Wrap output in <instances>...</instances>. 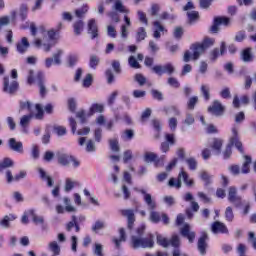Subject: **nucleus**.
<instances>
[{
    "instance_id": "43",
    "label": "nucleus",
    "mask_w": 256,
    "mask_h": 256,
    "mask_svg": "<svg viewBox=\"0 0 256 256\" xmlns=\"http://www.w3.org/2000/svg\"><path fill=\"white\" fill-rule=\"evenodd\" d=\"M87 11H89V6L84 5L81 8L75 10V15H76V17H78V19H83V17H85V14L87 13Z\"/></svg>"
},
{
    "instance_id": "37",
    "label": "nucleus",
    "mask_w": 256,
    "mask_h": 256,
    "mask_svg": "<svg viewBox=\"0 0 256 256\" xmlns=\"http://www.w3.org/2000/svg\"><path fill=\"white\" fill-rule=\"evenodd\" d=\"M146 38H147V30H145L144 27L138 28L136 33L137 43H141V41H145Z\"/></svg>"
},
{
    "instance_id": "16",
    "label": "nucleus",
    "mask_w": 256,
    "mask_h": 256,
    "mask_svg": "<svg viewBox=\"0 0 256 256\" xmlns=\"http://www.w3.org/2000/svg\"><path fill=\"white\" fill-rule=\"evenodd\" d=\"M225 111V107L219 100H215L213 104L208 108V112L212 113V115H216V117H219L220 115H223V112Z\"/></svg>"
},
{
    "instance_id": "56",
    "label": "nucleus",
    "mask_w": 256,
    "mask_h": 256,
    "mask_svg": "<svg viewBox=\"0 0 256 256\" xmlns=\"http://www.w3.org/2000/svg\"><path fill=\"white\" fill-rule=\"evenodd\" d=\"M94 255L96 256H105V254H103V245L96 243L94 245V250H93Z\"/></svg>"
},
{
    "instance_id": "55",
    "label": "nucleus",
    "mask_w": 256,
    "mask_h": 256,
    "mask_svg": "<svg viewBox=\"0 0 256 256\" xmlns=\"http://www.w3.org/2000/svg\"><path fill=\"white\" fill-rule=\"evenodd\" d=\"M128 63L132 69H140L141 65L139 62H137V59H135V56H130L128 59Z\"/></svg>"
},
{
    "instance_id": "14",
    "label": "nucleus",
    "mask_w": 256,
    "mask_h": 256,
    "mask_svg": "<svg viewBox=\"0 0 256 256\" xmlns=\"http://www.w3.org/2000/svg\"><path fill=\"white\" fill-rule=\"evenodd\" d=\"M229 23H231V19H229L227 17H216L214 19V23L211 26L210 30L212 33H218L219 25H225V27H227V25H229Z\"/></svg>"
},
{
    "instance_id": "54",
    "label": "nucleus",
    "mask_w": 256,
    "mask_h": 256,
    "mask_svg": "<svg viewBox=\"0 0 256 256\" xmlns=\"http://www.w3.org/2000/svg\"><path fill=\"white\" fill-rule=\"evenodd\" d=\"M54 132L58 137H63V135H67V128L63 126H55L54 127Z\"/></svg>"
},
{
    "instance_id": "28",
    "label": "nucleus",
    "mask_w": 256,
    "mask_h": 256,
    "mask_svg": "<svg viewBox=\"0 0 256 256\" xmlns=\"http://www.w3.org/2000/svg\"><path fill=\"white\" fill-rule=\"evenodd\" d=\"M75 228L76 233L81 231V227H79V223H77V216H72V220L66 224V231L70 232Z\"/></svg>"
},
{
    "instance_id": "8",
    "label": "nucleus",
    "mask_w": 256,
    "mask_h": 256,
    "mask_svg": "<svg viewBox=\"0 0 256 256\" xmlns=\"http://www.w3.org/2000/svg\"><path fill=\"white\" fill-rule=\"evenodd\" d=\"M19 90V82L17 80H11L8 76L3 79V92L8 95H15Z\"/></svg>"
},
{
    "instance_id": "39",
    "label": "nucleus",
    "mask_w": 256,
    "mask_h": 256,
    "mask_svg": "<svg viewBox=\"0 0 256 256\" xmlns=\"http://www.w3.org/2000/svg\"><path fill=\"white\" fill-rule=\"evenodd\" d=\"M242 61H244V63H250V61H253V55L251 54V48H246L242 51Z\"/></svg>"
},
{
    "instance_id": "61",
    "label": "nucleus",
    "mask_w": 256,
    "mask_h": 256,
    "mask_svg": "<svg viewBox=\"0 0 256 256\" xmlns=\"http://www.w3.org/2000/svg\"><path fill=\"white\" fill-rule=\"evenodd\" d=\"M77 61H79V55L71 54L70 56H68V63L70 65V67L77 65Z\"/></svg>"
},
{
    "instance_id": "60",
    "label": "nucleus",
    "mask_w": 256,
    "mask_h": 256,
    "mask_svg": "<svg viewBox=\"0 0 256 256\" xmlns=\"http://www.w3.org/2000/svg\"><path fill=\"white\" fill-rule=\"evenodd\" d=\"M187 16H188L190 23H193V22L197 21V19H199V12L190 11V12H187Z\"/></svg>"
},
{
    "instance_id": "57",
    "label": "nucleus",
    "mask_w": 256,
    "mask_h": 256,
    "mask_svg": "<svg viewBox=\"0 0 256 256\" xmlns=\"http://www.w3.org/2000/svg\"><path fill=\"white\" fill-rule=\"evenodd\" d=\"M95 142L93 140H88L86 143V151L87 153H95L96 151Z\"/></svg>"
},
{
    "instance_id": "40",
    "label": "nucleus",
    "mask_w": 256,
    "mask_h": 256,
    "mask_svg": "<svg viewBox=\"0 0 256 256\" xmlns=\"http://www.w3.org/2000/svg\"><path fill=\"white\" fill-rule=\"evenodd\" d=\"M101 59L99 58V56L92 54L90 55V60H89V67L91 69H97V66L99 65Z\"/></svg>"
},
{
    "instance_id": "51",
    "label": "nucleus",
    "mask_w": 256,
    "mask_h": 256,
    "mask_svg": "<svg viewBox=\"0 0 256 256\" xmlns=\"http://www.w3.org/2000/svg\"><path fill=\"white\" fill-rule=\"evenodd\" d=\"M101 229H105V222L101 220H97L92 226V231L97 233V231H101Z\"/></svg>"
},
{
    "instance_id": "62",
    "label": "nucleus",
    "mask_w": 256,
    "mask_h": 256,
    "mask_svg": "<svg viewBox=\"0 0 256 256\" xmlns=\"http://www.w3.org/2000/svg\"><path fill=\"white\" fill-rule=\"evenodd\" d=\"M150 11L152 17H157V15H159V11H161V6L159 4H152Z\"/></svg>"
},
{
    "instance_id": "5",
    "label": "nucleus",
    "mask_w": 256,
    "mask_h": 256,
    "mask_svg": "<svg viewBox=\"0 0 256 256\" xmlns=\"http://www.w3.org/2000/svg\"><path fill=\"white\" fill-rule=\"evenodd\" d=\"M181 179H183L185 185H187V187H193L194 182L192 179H189V174H187V172H185L184 170H181V172L178 175V180L177 182H175V178H171L168 182L169 187H176V189H181Z\"/></svg>"
},
{
    "instance_id": "15",
    "label": "nucleus",
    "mask_w": 256,
    "mask_h": 256,
    "mask_svg": "<svg viewBox=\"0 0 256 256\" xmlns=\"http://www.w3.org/2000/svg\"><path fill=\"white\" fill-rule=\"evenodd\" d=\"M120 213L123 217L127 218L128 229L131 231V229H133V225H135V211L132 209H123L120 210Z\"/></svg>"
},
{
    "instance_id": "12",
    "label": "nucleus",
    "mask_w": 256,
    "mask_h": 256,
    "mask_svg": "<svg viewBox=\"0 0 256 256\" xmlns=\"http://www.w3.org/2000/svg\"><path fill=\"white\" fill-rule=\"evenodd\" d=\"M63 201H64L65 209L62 205H57L56 212L58 214H63L65 213V211H67L68 213H75V211H77V209L73 205H71V199L64 197Z\"/></svg>"
},
{
    "instance_id": "50",
    "label": "nucleus",
    "mask_w": 256,
    "mask_h": 256,
    "mask_svg": "<svg viewBox=\"0 0 256 256\" xmlns=\"http://www.w3.org/2000/svg\"><path fill=\"white\" fill-rule=\"evenodd\" d=\"M36 113L34 114L35 119L41 120L43 119L44 111H43V106L41 104H36L35 106Z\"/></svg>"
},
{
    "instance_id": "23",
    "label": "nucleus",
    "mask_w": 256,
    "mask_h": 256,
    "mask_svg": "<svg viewBox=\"0 0 256 256\" xmlns=\"http://www.w3.org/2000/svg\"><path fill=\"white\" fill-rule=\"evenodd\" d=\"M8 145L12 151L16 153H23V142H17L15 138H10Z\"/></svg>"
},
{
    "instance_id": "53",
    "label": "nucleus",
    "mask_w": 256,
    "mask_h": 256,
    "mask_svg": "<svg viewBox=\"0 0 256 256\" xmlns=\"http://www.w3.org/2000/svg\"><path fill=\"white\" fill-rule=\"evenodd\" d=\"M92 83H93V76L91 74H87L82 81V86L88 88V87H91Z\"/></svg>"
},
{
    "instance_id": "41",
    "label": "nucleus",
    "mask_w": 256,
    "mask_h": 256,
    "mask_svg": "<svg viewBox=\"0 0 256 256\" xmlns=\"http://www.w3.org/2000/svg\"><path fill=\"white\" fill-rule=\"evenodd\" d=\"M76 185L77 182L73 181L71 178H67L65 181L64 191L69 193V191H73Z\"/></svg>"
},
{
    "instance_id": "19",
    "label": "nucleus",
    "mask_w": 256,
    "mask_h": 256,
    "mask_svg": "<svg viewBox=\"0 0 256 256\" xmlns=\"http://www.w3.org/2000/svg\"><path fill=\"white\" fill-rule=\"evenodd\" d=\"M225 51H227V44L225 42H221L220 52L219 48L213 49L210 53V60L213 62L217 61V59H219V55H225Z\"/></svg>"
},
{
    "instance_id": "33",
    "label": "nucleus",
    "mask_w": 256,
    "mask_h": 256,
    "mask_svg": "<svg viewBox=\"0 0 256 256\" xmlns=\"http://www.w3.org/2000/svg\"><path fill=\"white\" fill-rule=\"evenodd\" d=\"M38 173H39L42 181H47L48 187H51L53 185V178H51V176L47 175V172H45V170H43V168H39Z\"/></svg>"
},
{
    "instance_id": "52",
    "label": "nucleus",
    "mask_w": 256,
    "mask_h": 256,
    "mask_svg": "<svg viewBox=\"0 0 256 256\" xmlns=\"http://www.w3.org/2000/svg\"><path fill=\"white\" fill-rule=\"evenodd\" d=\"M185 161L190 171H195L197 169V160L195 158H187Z\"/></svg>"
},
{
    "instance_id": "1",
    "label": "nucleus",
    "mask_w": 256,
    "mask_h": 256,
    "mask_svg": "<svg viewBox=\"0 0 256 256\" xmlns=\"http://www.w3.org/2000/svg\"><path fill=\"white\" fill-rule=\"evenodd\" d=\"M34 74L35 73L33 70H29L27 83L28 85H37L40 95L45 97L47 95V87L45 86V74H43V72H37L35 78H33Z\"/></svg>"
},
{
    "instance_id": "25",
    "label": "nucleus",
    "mask_w": 256,
    "mask_h": 256,
    "mask_svg": "<svg viewBox=\"0 0 256 256\" xmlns=\"http://www.w3.org/2000/svg\"><path fill=\"white\" fill-rule=\"evenodd\" d=\"M48 251L52 254L51 256H59L61 255V246L57 241H52L48 244Z\"/></svg>"
},
{
    "instance_id": "27",
    "label": "nucleus",
    "mask_w": 256,
    "mask_h": 256,
    "mask_svg": "<svg viewBox=\"0 0 256 256\" xmlns=\"http://www.w3.org/2000/svg\"><path fill=\"white\" fill-rule=\"evenodd\" d=\"M157 154H155L154 152H146L144 154V161L145 163H153L155 162L156 167H159V159Z\"/></svg>"
},
{
    "instance_id": "30",
    "label": "nucleus",
    "mask_w": 256,
    "mask_h": 256,
    "mask_svg": "<svg viewBox=\"0 0 256 256\" xmlns=\"http://www.w3.org/2000/svg\"><path fill=\"white\" fill-rule=\"evenodd\" d=\"M113 11H117L118 13H129V9L123 5L121 0H116L112 6Z\"/></svg>"
},
{
    "instance_id": "59",
    "label": "nucleus",
    "mask_w": 256,
    "mask_h": 256,
    "mask_svg": "<svg viewBox=\"0 0 256 256\" xmlns=\"http://www.w3.org/2000/svg\"><path fill=\"white\" fill-rule=\"evenodd\" d=\"M151 95L153 99H156V101H163V93L161 91L152 89Z\"/></svg>"
},
{
    "instance_id": "9",
    "label": "nucleus",
    "mask_w": 256,
    "mask_h": 256,
    "mask_svg": "<svg viewBox=\"0 0 256 256\" xmlns=\"http://www.w3.org/2000/svg\"><path fill=\"white\" fill-rule=\"evenodd\" d=\"M152 71L161 77V75H173L175 73V66L173 63H166L164 65H156L152 67Z\"/></svg>"
},
{
    "instance_id": "38",
    "label": "nucleus",
    "mask_w": 256,
    "mask_h": 256,
    "mask_svg": "<svg viewBox=\"0 0 256 256\" xmlns=\"http://www.w3.org/2000/svg\"><path fill=\"white\" fill-rule=\"evenodd\" d=\"M212 149L215 150L216 155L221 154V147H223V141L221 139L215 138L212 143Z\"/></svg>"
},
{
    "instance_id": "63",
    "label": "nucleus",
    "mask_w": 256,
    "mask_h": 256,
    "mask_svg": "<svg viewBox=\"0 0 256 256\" xmlns=\"http://www.w3.org/2000/svg\"><path fill=\"white\" fill-rule=\"evenodd\" d=\"M27 11H28L27 5L22 4L20 6V17L22 21H25V19H27Z\"/></svg>"
},
{
    "instance_id": "6",
    "label": "nucleus",
    "mask_w": 256,
    "mask_h": 256,
    "mask_svg": "<svg viewBox=\"0 0 256 256\" xmlns=\"http://www.w3.org/2000/svg\"><path fill=\"white\" fill-rule=\"evenodd\" d=\"M57 31L55 30H49L47 32V35H48V43H43L41 39H36L34 41V45L35 47H43V50L46 51V53H49V51H51V48L53 47L54 43L53 41H55L57 39Z\"/></svg>"
},
{
    "instance_id": "44",
    "label": "nucleus",
    "mask_w": 256,
    "mask_h": 256,
    "mask_svg": "<svg viewBox=\"0 0 256 256\" xmlns=\"http://www.w3.org/2000/svg\"><path fill=\"white\" fill-rule=\"evenodd\" d=\"M245 162L243 163L242 169H241V173H243L244 175H246L247 173H249V165H251V158L250 156H244Z\"/></svg>"
},
{
    "instance_id": "35",
    "label": "nucleus",
    "mask_w": 256,
    "mask_h": 256,
    "mask_svg": "<svg viewBox=\"0 0 256 256\" xmlns=\"http://www.w3.org/2000/svg\"><path fill=\"white\" fill-rule=\"evenodd\" d=\"M11 221H15V216L13 214L6 215L2 220H0V227H3V229H9V226Z\"/></svg>"
},
{
    "instance_id": "22",
    "label": "nucleus",
    "mask_w": 256,
    "mask_h": 256,
    "mask_svg": "<svg viewBox=\"0 0 256 256\" xmlns=\"http://www.w3.org/2000/svg\"><path fill=\"white\" fill-rule=\"evenodd\" d=\"M120 238H113L112 241L117 249L121 248V243L127 241V234L125 233V228L119 229Z\"/></svg>"
},
{
    "instance_id": "10",
    "label": "nucleus",
    "mask_w": 256,
    "mask_h": 256,
    "mask_svg": "<svg viewBox=\"0 0 256 256\" xmlns=\"http://www.w3.org/2000/svg\"><path fill=\"white\" fill-rule=\"evenodd\" d=\"M211 231L214 235H229V229L227 228V225L221 221H215L212 223Z\"/></svg>"
},
{
    "instance_id": "64",
    "label": "nucleus",
    "mask_w": 256,
    "mask_h": 256,
    "mask_svg": "<svg viewBox=\"0 0 256 256\" xmlns=\"http://www.w3.org/2000/svg\"><path fill=\"white\" fill-rule=\"evenodd\" d=\"M168 125L171 131H175L177 129V118L175 117L169 118Z\"/></svg>"
},
{
    "instance_id": "11",
    "label": "nucleus",
    "mask_w": 256,
    "mask_h": 256,
    "mask_svg": "<svg viewBox=\"0 0 256 256\" xmlns=\"http://www.w3.org/2000/svg\"><path fill=\"white\" fill-rule=\"evenodd\" d=\"M228 201L235 205V207H241V196L237 195V188L231 186L228 190Z\"/></svg>"
},
{
    "instance_id": "13",
    "label": "nucleus",
    "mask_w": 256,
    "mask_h": 256,
    "mask_svg": "<svg viewBox=\"0 0 256 256\" xmlns=\"http://www.w3.org/2000/svg\"><path fill=\"white\" fill-rule=\"evenodd\" d=\"M207 241H209V235L207 232H202L200 238L198 239L197 247L200 255H205L207 253Z\"/></svg>"
},
{
    "instance_id": "58",
    "label": "nucleus",
    "mask_w": 256,
    "mask_h": 256,
    "mask_svg": "<svg viewBox=\"0 0 256 256\" xmlns=\"http://www.w3.org/2000/svg\"><path fill=\"white\" fill-rule=\"evenodd\" d=\"M61 55H63V50H58L55 54H53L54 65H61Z\"/></svg>"
},
{
    "instance_id": "34",
    "label": "nucleus",
    "mask_w": 256,
    "mask_h": 256,
    "mask_svg": "<svg viewBox=\"0 0 256 256\" xmlns=\"http://www.w3.org/2000/svg\"><path fill=\"white\" fill-rule=\"evenodd\" d=\"M29 49V41L27 40V37H23L21 42L17 44V51L18 53H25Z\"/></svg>"
},
{
    "instance_id": "45",
    "label": "nucleus",
    "mask_w": 256,
    "mask_h": 256,
    "mask_svg": "<svg viewBox=\"0 0 256 256\" xmlns=\"http://www.w3.org/2000/svg\"><path fill=\"white\" fill-rule=\"evenodd\" d=\"M200 91H201L205 101H209V99H211V94L209 93V91H210L209 85L202 84Z\"/></svg>"
},
{
    "instance_id": "20",
    "label": "nucleus",
    "mask_w": 256,
    "mask_h": 256,
    "mask_svg": "<svg viewBox=\"0 0 256 256\" xmlns=\"http://www.w3.org/2000/svg\"><path fill=\"white\" fill-rule=\"evenodd\" d=\"M88 34L91 35V39H97L99 37V28L93 18L88 21Z\"/></svg>"
},
{
    "instance_id": "26",
    "label": "nucleus",
    "mask_w": 256,
    "mask_h": 256,
    "mask_svg": "<svg viewBox=\"0 0 256 256\" xmlns=\"http://www.w3.org/2000/svg\"><path fill=\"white\" fill-rule=\"evenodd\" d=\"M31 119H33V114L24 115L20 118V126L23 128L24 133H29L27 128L29 127V124L31 123Z\"/></svg>"
},
{
    "instance_id": "17",
    "label": "nucleus",
    "mask_w": 256,
    "mask_h": 256,
    "mask_svg": "<svg viewBox=\"0 0 256 256\" xmlns=\"http://www.w3.org/2000/svg\"><path fill=\"white\" fill-rule=\"evenodd\" d=\"M154 32L153 37L154 39H161V35H165L167 33V28L161 24L159 20L153 22Z\"/></svg>"
},
{
    "instance_id": "24",
    "label": "nucleus",
    "mask_w": 256,
    "mask_h": 256,
    "mask_svg": "<svg viewBox=\"0 0 256 256\" xmlns=\"http://www.w3.org/2000/svg\"><path fill=\"white\" fill-rule=\"evenodd\" d=\"M193 194H191V192L186 193L183 196V200L186 201V203H190L191 205V209L192 211H194L195 213H197V211H199V203H197L196 201H193Z\"/></svg>"
},
{
    "instance_id": "29",
    "label": "nucleus",
    "mask_w": 256,
    "mask_h": 256,
    "mask_svg": "<svg viewBox=\"0 0 256 256\" xmlns=\"http://www.w3.org/2000/svg\"><path fill=\"white\" fill-rule=\"evenodd\" d=\"M57 158H58V163H60V165H63L64 167H67V165L71 163V156L65 153L58 152Z\"/></svg>"
},
{
    "instance_id": "49",
    "label": "nucleus",
    "mask_w": 256,
    "mask_h": 256,
    "mask_svg": "<svg viewBox=\"0 0 256 256\" xmlns=\"http://www.w3.org/2000/svg\"><path fill=\"white\" fill-rule=\"evenodd\" d=\"M109 145H110V149L111 151H113V153H119L120 148H119V140L117 139H110L109 140Z\"/></svg>"
},
{
    "instance_id": "21",
    "label": "nucleus",
    "mask_w": 256,
    "mask_h": 256,
    "mask_svg": "<svg viewBox=\"0 0 256 256\" xmlns=\"http://www.w3.org/2000/svg\"><path fill=\"white\" fill-rule=\"evenodd\" d=\"M191 49L193 51L192 57L194 61H197V59H199V57L205 53V48L202 44H193Z\"/></svg>"
},
{
    "instance_id": "47",
    "label": "nucleus",
    "mask_w": 256,
    "mask_h": 256,
    "mask_svg": "<svg viewBox=\"0 0 256 256\" xmlns=\"http://www.w3.org/2000/svg\"><path fill=\"white\" fill-rule=\"evenodd\" d=\"M225 219L229 223H232L233 219H235V214L233 213V208L228 206L225 210Z\"/></svg>"
},
{
    "instance_id": "42",
    "label": "nucleus",
    "mask_w": 256,
    "mask_h": 256,
    "mask_svg": "<svg viewBox=\"0 0 256 256\" xmlns=\"http://www.w3.org/2000/svg\"><path fill=\"white\" fill-rule=\"evenodd\" d=\"M105 111V107L102 104H93L90 107V115H95V113H103Z\"/></svg>"
},
{
    "instance_id": "31",
    "label": "nucleus",
    "mask_w": 256,
    "mask_h": 256,
    "mask_svg": "<svg viewBox=\"0 0 256 256\" xmlns=\"http://www.w3.org/2000/svg\"><path fill=\"white\" fill-rule=\"evenodd\" d=\"M28 213L31 215L32 221L35 225H43V223H45V218H43V216H38L34 209H30Z\"/></svg>"
},
{
    "instance_id": "4",
    "label": "nucleus",
    "mask_w": 256,
    "mask_h": 256,
    "mask_svg": "<svg viewBox=\"0 0 256 256\" xmlns=\"http://www.w3.org/2000/svg\"><path fill=\"white\" fill-rule=\"evenodd\" d=\"M232 145H235L238 151L244 153L243 144L241 143V141H239L238 131L235 127L232 128V137L230 138V144L227 145L225 151L223 152L224 159H229V157H231V154L233 153L231 150Z\"/></svg>"
},
{
    "instance_id": "18",
    "label": "nucleus",
    "mask_w": 256,
    "mask_h": 256,
    "mask_svg": "<svg viewBox=\"0 0 256 256\" xmlns=\"http://www.w3.org/2000/svg\"><path fill=\"white\" fill-rule=\"evenodd\" d=\"M180 233L182 237H186L189 243H193L195 241V232L191 231V226L189 224H184V226L180 229Z\"/></svg>"
},
{
    "instance_id": "36",
    "label": "nucleus",
    "mask_w": 256,
    "mask_h": 256,
    "mask_svg": "<svg viewBox=\"0 0 256 256\" xmlns=\"http://www.w3.org/2000/svg\"><path fill=\"white\" fill-rule=\"evenodd\" d=\"M85 27V23H83V20H77L73 23V29L75 35H81L83 33V29Z\"/></svg>"
},
{
    "instance_id": "2",
    "label": "nucleus",
    "mask_w": 256,
    "mask_h": 256,
    "mask_svg": "<svg viewBox=\"0 0 256 256\" xmlns=\"http://www.w3.org/2000/svg\"><path fill=\"white\" fill-rule=\"evenodd\" d=\"M155 237L149 235L147 237L132 236L130 245L132 249H153L155 247Z\"/></svg>"
},
{
    "instance_id": "3",
    "label": "nucleus",
    "mask_w": 256,
    "mask_h": 256,
    "mask_svg": "<svg viewBox=\"0 0 256 256\" xmlns=\"http://www.w3.org/2000/svg\"><path fill=\"white\" fill-rule=\"evenodd\" d=\"M138 192L144 195V203H146L148 211H150L149 220L152 223H159L161 221V215H159L158 212L153 211V209L157 207V204L155 203V201H153V197L151 196V194L147 193V191H145L144 189H140L138 190Z\"/></svg>"
},
{
    "instance_id": "32",
    "label": "nucleus",
    "mask_w": 256,
    "mask_h": 256,
    "mask_svg": "<svg viewBox=\"0 0 256 256\" xmlns=\"http://www.w3.org/2000/svg\"><path fill=\"white\" fill-rule=\"evenodd\" d=\"M159 18L160 21H170L171 23H173V21L177 19V14L164 11L160 14Z\"/></svg>"
},
{
    "instance_id": "46",
    "label": "nucleus",
    "mask_w": 256,
    "mask_h": 256,
    "mask_svg": "<svg viewBox=\"0 0 256 256\" xmlns=\"http://www.w3.org/2000/svg\"><path fill=\"white\" fill-rule=\"evenodd\" d=\"M197 103H199V97H197V96L190 97L187 102V109H189L190 111H193V109H195V105Z\"/></svg>"
},
{
    "instance_id": "7",
    "label": "nucleus",
    "mask_w": 256,
    "mask_h": 256,
    "mask_svg": "<svg viewBox=\"0 0 256 256\" xmlns=\"http://www.w3.org/2000/svg\"><path fill=\"white\" fill-rule=\"evenodd\" d=\"M156 241L158 245L164 248H167L169 245H171L172 247H179V245L181 244L178 235H173L171 240H168L167 238L163 237V235L157 234Z\"/></svg>"
},
{
    "instance_id": "48",
    "label": "nucleus",
    "mask_w": 256,
    "mask_h": 256,
    "mask_svg": "<svg viewBox=\"0 0 256 256\" xmlns=\"http://www.w3.org/2000/svg\"><path fill=\"white\" fill-rule=\"evenodd\" d=\"M9 167H13V160H11V158H5L4 161L0 162V171L9 169Z\"/></svg>"
}]
</instances>
